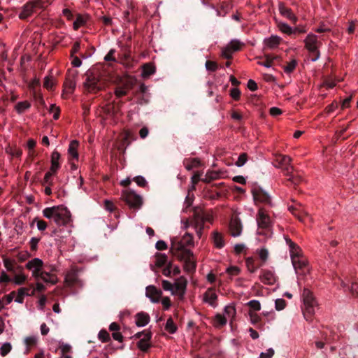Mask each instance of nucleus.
Here are the masks:
<instances>
[{"label": "nucleus", "instance_id": "nucleus-30", "mask_svg": "<svg viewBox=\"0 0 358 358\" xmlns=\"http://www.w3.org/2000/svg\"><path fill=\"white\" fill-rule=\"evenodd\" d=\"M245 264L249 272L255 273L257 271L259 266L255 264V259L252 257H248L245 259Z\"/></svg>", "mask_w": 358, "mask_h": 358}, {"label": "nucleus", "instance_id": "nucleus-40", "mask_svg": "<svg viewBox=\"0 0 358 358\" xmlns=\"http://www.w3.org/2000/svg\"><path fill=\"white\" fill-rule=\"evenodd\" d=\"M30 103L25 101H20V102H18L16 106H15V110H17V112L18 113H23L25 110L29 108L30 107Z\"/></svg>", "mask_w": 358, "mask_h": 358}, {"label": "nucleus", "instance_id": "nucleus-48", "mask_svg": "<svg viewBox=\"0 0 358 358\" xmlns=\"http://www.w3.org/2000/svg\"><path fill=\"white\" fill-rule=\"evenodd\" d=\"M248 157L246 153H242L239 155L237 161L236 162L235 164L238 167H241L247 162Z\"/></svg>", "mask_w": 358, "mask_h": 358}, {"label": "nucleus", "instance_id": "nucleus-58", "mask_svg": "<svg viewBox=\"0 0 358 358\" xmlns=\"http://www.w3.org/2000/svg\"><path fill=\"white\" fill-rule=\"evenodd\" d=\"M85 22V20L84 17L79 15V16H78V17L73 22V28L75 29H78L80 27H81L83 24H84Z\"/></svg>", "mask_w": 358, "mask_h": 358}, {"label": "nucleus", "instance_id": "nucleus-44", "mask_svg": "<svg viewBox=\"0 0 358 358\" xmlns=\"http://www.w3.org/2000/svg\"><path fill=\"white\" fill-rule=\"evenodd\" d=\"M219 177V174L215 171H208L205 177L201 179L205 182H209L211 180H215Z\"/></svg>", "mask_w": 358, "mask_h": 358}, {"label": "nucleus", "instance_id": "nucleus-63", "mask_svg": "<svg viewBox=\"0 0 358 358\" xmlns=\"http://www.w3.org/2000/svg\"><path fill=\"white\" fill-rule=\"evenodd\" d=\"M216 15L218 17H224L227 13V6L224 5H222L219 9H217L216 10Z\"/></svg>", "mask_w": 358, "mask_h": 358}, {"label": "nucleus", "instance_id": "nucleus-18", "mask_svg": "<svg viewBox=\"0 0 358 358\" xmlns=\"http://www.w3.org/2000/svg\"><path fill=\"white\" fill-rule=\"evenodd\" d=\"M217 296L214 288H208L203 295V301L209 304L210 306L215 307L217 306Z\"/></svg>", "mask_w": 358, "mask_h": 358}, {"label": "nucleus", "instance_id": "nucleus-31", "mask_svg": "<svg viewBox=\"0 0 358 358\" xmlns=\"http://www.w3.org/2000/svg\"><path fill=\"white\" fill-rule=\"evenodd\" d=\"M38 338L36 336H31L26 337L24 340V343L26 346L25 352H28L30 348L36 345Z\"/></svg>", "mask_w": 358, "mask_h": 358}, {"label": "nucleus", "instance_id": "nucleus-4", "mask_svg": "<svg viewBox=\"0 0 358 358\" xmlns=\"http://www.w3.org/2000/svg\"><path fill=\"white\" fill-rule=\"evenodd\" d=\"M85 77L84 87L89 92H96L103 87V83L98 71L88 70L85 73Z\"/></svg>", "mask_w": 358, "mask_h": 358}, {"label": "nucleus", "instance_id": "nucleus-15", "mask_svg": "<svg viewBox=\"0 0 358 358\" xmlns=\"http://www.w3.org/2000/svg\"><path fill=\"white\" fill-rule=\"evenodd\" d=\"M305 45L310 52H317L318 49L317 36L312 33L308 34L304 40Z\"/></svg>", "mask_w": 358, "mask_h": 358}, {"label": "nucleus", "instance_id": "nucleus-47", "mask_svg": "<svg viewBox=\"0 0 358 358\" xmlns=\"http://www.w3.org/2000/svg\"><path fill=\"white\" fill-rule=\"evenodd\" d=\"M56 173V172H52V171L50 169L49 171H48L45 174V176H44V179H43V185H52V176L53 175H55Z\"/></svg>", "mask_w": 358, "mask_h": 358}, {"label": "nucleus", "instance_id": "nucleus-62", "mask_svg": "<svg viewBox=\"0 0 358 358\" xmlns=\"http://www.w3.org/2000/svg\"><path fill=\"white\" fill-rule=\"evenodd\" d=\"M54 85V80L52 78L45 77L43 83V86L48 90L52 88Z\"/></svg>", "mask_w": 358, "mask_h": 358}, {"label": "nucleus", "instance_id": "nucleus-57", "mask_svg": "<svg viewBox=\"0 0 358 358\" xmlns=\"http://www.w3.org/2000/svg\"><path fill=\"white\" fill-rule=\"evenodd\" d=\"M274 355V350L273 348H268L265 352H262L259 358H271Z\"/></svg>", "mask_w": 358, "mask_h": 358}, {"label": "nucleus", "instance_id": "nucleus-14", "mask_svg": "<svg viewBox=\"0 0 358 358\" xmlns=\"http://www.w3.org/2000/svg\"><path fill=\"white\" fill-rule=\"evenodd\" d=\"M242 224L237 215H233L229 223V229L231 235L234 237H238L242 232Z\"/></svg>", "mask_w": 358, "mask_h": 358}, {"label": "nucleus", "instance_id": "nucleus-22", "mask_svg": "<svg viewBox=\"0 0 358 358\" xmlns=\"http://www.w3.org/2000/svg\"><path fill=\"white\" fill-rule=\"evenodd\" d=\"M39 278L42 280L43 282L46 283H50L51 285L57 283L58 280L57 275L47 271H42L41 273L39 275L38 279Z\"/></svg>", "mask_w": 358, "mask_h": 358}, {"label": "nucleus", "instance_id": "nucleus-19", "mask_svg": "<svg viewBox=\"0 0 358 358\" xmlns=\"http://www.w3.org/2000/svg\"><path fill=\"white\" fill-rule=\"evenodd\" d=\"M35 290L34 289L28 287H20L18 289L17 293H15L16 297L15 301L18 303H22L24 302V298L26 296H31L34 294Z\"/></svg>", "mask_w": 358, "mask_h": 358}, {"label": "nucleus", "instance_id": "nucleus-12", "mask_svg": "<svg viewBox=\"0 0 358 358\" xmlns=\"http://www.w3.org/2000/svg\"><path fill=\"white\" fill-rule=\"evenodd\" d=\"M43 261L41 259L36 257L29 261L26 264V267L31 271L32 275L36 279H38L39 275L43 271Z\"/></svg>", "mask_w": 358, "mask_h": 358}, {"label": "nucleus", "instance_id": "nucleus-27", "mask_svg": "<svg viewBox=\"0 0 358 358\" xmlns=\"http://www.w3.org/2000/svg\"><path fill=\"white\" fill-rule=\"evenodd\" d=\"M155 66L151 63L145 64L142 67L141 76L143 78H148L155 73Z\"/></svg>", "mask_w": 358, "mask_h": 358}, {"label": "nucleus", "instance_id": "nucleus-33", "mask_svg": "<svg viewBox=\"0 0 358 358\" xmlns=\"http://www.w3.org/2000/svg\"><path fill=\"white\" fill-rule=\"evenodd\" d=\"M181 259H183L185 262V267L188 272L194 271L196 268V263L194 260L193 255L189 257V258H182Z\"/></svg>", "mask_w": 358, "mask_h": 358}, {"label": "nucleus", "instance_id": "nucleus-3", "mask_svg": "<svg viewBox=\"0 0 358 358\" xmlns=\"http://www.w3.org/2000/svg\"><path fill=\"white\" fill-rule=\"evenodd\" d=\"M290 257L295 272L298 275H306L309 272L308 261L301 254V250L295 243L290 242Z\"/></svg>", "mask_w": 358, "mask_h": 358}, {"label": "nucleus", "instance_id": "nucleus-53", "mask_svg": "<svg viewBox=\"0 0 358 358\" xmlns=\"http://www.w3.org/2000/svg\"><path fill=\"white\" fill-rule=\"evenodd\" d=\"M286 306V301L283 299H277L275 301V307L277 310H282Z\"/></svg>", "mask_w": 358, "mask_h": 358}, {"label": "nucleus", "instance_id": "nucleus-1", "mask_svg": "<svg viewBox=\"0 0 358 358\" xmlns=\"http://www.w3.org/2000/svg\"><path fill=\"white\" fill-rule=\"evenodd\" d=\"M42 213L45 218L53 220L58 226L68 225L71 222L70 211L63 205L45 208Z\"/></svg>", "mask_w": 358, "mask_h": 358}, {"label": "nucleus", "instance_id": "nucleus-42", "mask_svg": "<svg viewBox=\"0 0 358 358\" xmlns=\"http://www.w3.org/2000/svg\"><path fill=\"white\" fill-rule=\"evenodd\" d=\"M165 329L170 334H174L176 331L177 327L172 318L170 317L167 320L165 325Z\"/></svg>", "mask_w": 358, "mask_h": 358}, {"label": "nucleus", "instance_id": "nucleus-55", "mask_svg": "<svg viewBox=\"0 0 358 358\" xmlns=\"http://www.w3.org/2000/svg\"><path fill=\"white\" fill-rule=\"evenodd\" d=\"M233 54H234V52L231 51V48L228 45L223 48V49L222 50V55L226 59H230L232 57Z\"/></svg>", "mask_w": 358, "mask_h": 358}, {"label": "nucleus", "instance_id": "nucleus-21", "mask_svg": "<svg viewBox=\"0 0 358 358\" xmlns=\"http://www.w3.org/2000/svg\"><path fill=\"white\" fill-rule=\"evenodd\" d=\"M280 41H281L280 37H279L278 36L273 35L267 38H265L264 41V45L266 48H270V49H273L278 46Z\"/></svg>", "mask_w": 358, "mask_h": 358}, {"label": "nucleus", "instance_id": "nucleus-16", "mask_svg": "<svg viewBox=\"0 0 358 358\" xmlns=\"http://www.w3.org/2000/svg\"><path fill=\"white\" fill-rule=\"evenodd\" d=\"M259 279L264 284L273 285L276 281V276L273 270L265 269L262 271Z\"/></svg>", "mask_w": 358, "mask_h": 358}, {"label": "nucleus", "instance_id": "nucleus-24", "mask_svg": "<svg viewBox=\"0 0 358 358\" xmlns=\"http://www.w3.org/2000/svg\"><path fill=\"white\" fill-rule=\"evenodd\" d=\"M150 321V316L145 313H139L136 315V324L138 327H143L146 326Z\"/></svg>", "mask_w": 358, "mask_h": 358}, {"label": "nucleus", "instance_id": "nucleus-32", "mask_svg": "<svg viewBox=\"0 0 358 358\" xmlns=\"http://www.w3.org/2000/svg\"><path fill=\"white\" fill-rule=\"evenodd\" d=\"M78 146V142L76 140H73L70 143L68 149L69 154L75 159H78V153L77 152Z\"/></svg>", "mask_w": 358, "mask_h": 358}, {"label": "nucleus", "instance_id": "nucleus-26", "mask_svg": "<svg viewBox=\"0 0 358 358\" xmlns=\"http://www.w3.org/2000/svg\"><path fill=\"white\" fill-rule=\"evenodd\" d=\"M151 338V334L150 333H146L143 335V338H141L140 341L138 342V348L143 350L146 351L150 348V340Z\"/></svg>", "mask_w": 358, "mask_h": 358}, {"label": "nucleus", "instance_id": "nucleus-60", "mask_svg": "<svg viewBox=\"0 0 358 358\" xmlns=\"http://www.w3.org/2000/svg\"><path fill=\"white\" fill-rule=\"evenodd\" d=\"M39 241H40L39 238L32 237L31 238V240L29 241V245H30V249L32 251H34L37 249L38 243H39Z\"/></svg>", "mask_w": 358, "mask_h": 358}, {"label": "nucleus", "instance_id": "nucleus-41", "mask_svg": "<svg viewBox=\"0 0 358 358\" xmlns=\"http://www.w3.org/2000/svg\"><path fill=\"white\" fill-rule=\"evenodd\" d=\"M227 318L220 314H217L214 318V324L215 326L222 327L226 324L227 322Z\"/></svg>", "mask_w": 358, "mask_h": 358}, {"label": "nucleus", "instance_id": "nucleus-25", "mask_svg": "<svg viewBox=\"0 0 358 358\" xmlns=\"http://www.w3.org/2000/svg\"><path fill=\"white\" fill-rule=\"evenodd\" d=\"M224 316L228 321L232 322L236 315L235 306L232 304H229L225 306L224 309Z\"/></svg>", "mask_w": 358, "mask_h": 358}, {"label": "nucleus", "instance_id": "nucleus-43", "mask_svg": "<svg viewBox=\"0 0 358 358\" xmlns=\"http://www.w3.org/2000/svg\"><path fill=\"white\" fill-rule=\"evenodd\" d=\"M240 268L236 266H229L226 269V273L229 275V278L232 279L234 276H236L240 273Z\"/></svg>", "mask_w": 358, "mask_h": 358}, {"label": "nucleus", "instance_id": "nucleus-36", "mask_svg": "<svg viewBox=\"0 0 358 358\" xmlns=\"http://www.w3.org/2000/svg\"><path fill=\"white\" fill-rule=\"evenodd\" d=\"M12 350V345L9 342L3 343L0 346V355L2 357L6 356Z\"/></svg>", "mask_w": 358, "mask_h": 358}, {"label": "nucleus", "instance_id": "nucleus-56", "mask_svg": "<svg viewBox=\"0 0 358 358\" xmlns=\"http://www.w3.org/2000/svg\"><path fill=\"white\" fill-rule=\"evenodd\" d=\"M139 187H145L147 185V181L144 177L138 176L133 179Z\"/></svg>", "mask_w": 358, "mask_h": 358}, {"label": "nucleus", "instance_id": "nucleus-46", "mask_svg": "<svg viewBox=\"0 0 358 358\" xmlns=\"http://www.w3.org/2000/svg\"><path fill=\"white\" fill-rule=\"evenodd\" d=\"M248 315H249V317H250V322L252 324H257L260 320H261V317L259 315H258L254 311H252V310H250L249 313H248Z\"/></svg>", "mask_w": 358, "mask_h": 358}, {"label": "nucleus", "instance_id": "nucleus-50", "mask_svg": "<svg viewBox=\"0 0 358 358\" xmlns=\"http://www.w3.org/2000/svg\"><path fill=\"white\" fill-rule=\"evenodd\" d=\"M252 311H258L261 309L260 302L257 300H251L248 303Z\"/></svg>", "mask_w": 358, "mask_h": 358}, {"label": "nucleus", "instance_id": "nucleus-39", "mask_svg": "<svg viewBox=\"0 0 358 358\" xmlns=\"http://www.w3.org/2000/svg\"><path fill=\"white\" fill-rule=\"evenodd\" d=\"M180 240L187 248L194 245L193 236L190 233H185Z\"/></svg>", "mask_w": 358, "mask_h": 358}, {"label": "nucleus", "instance_id": "nucleus-51", "mask_svg": "<svg viewBox=\"0 0 358 358\" xmlns=\"http://www.w3.org/2000/svg\"><path fill=\"white\" fill-rule=\"evenodd\" d=\"M162 285L163 289L165 291H170L172 294H174L173 284H172L171 282H170L168 280H163L162 282Z\"/></svg>", "mask_w": 358, "mask_h": 358}, {"label": "nucleus", "instance_id": "nucleus-7", "mask_svg": "<svg viewBox=\"0 0 358 358\" xmlns=\"http://www.w3.org/2000/svg\"><path fill=\"white\" fill-rule=\"evenodd\" d=\"M171 252L178 258H189L192 256V252L178 238L171 240Z\"/></svg>", "mask_w": 358, "mask_h": 358}, {"label": "nucleus", "instance_id": "nucleus-11", "mask_svg": "<svg viewBox=\"0 0 358 358\" xmlns=\"http://www.w3.org/2000/svg\"><path fill=\"white\" fill-rule=\"evenodd\" d=\"M257 223L260 228L269 229L272 225V220L265 209L260 208L257 215Z\"/></svg>", "mask_w": 358, "mask_h": 358}, {"label": "nucleus", "instance_id": "nucleus-49", "mask_svg": "<svg viewBox=\"0 0 358 358\" xmlns=\"http://www.w3.org/2000/svg\"><path fill=\"white\" fill-rule=\"evenodd\" d=\"M227 45L235 52L240 50L241 43L238 40H232Z\"/></svg>", "mask_w": 358, "mask_h": 358}, {"label": "nucleus", "instance_id": "nucleus-2", "mask_svg": "<svg viewBox=\"0 0 358 358\" xmlns=\"http://www.w3.org/2000/svg\"><path fill=\"white\" fill-rule=\"evenodd\" d=\"M302 301L301 310L306 320L308 321L319 309L318 302L313 293L308 288H304L301 295Z\"/></svg>", "mask_w": 358, "mask_h": 358}, {"label": "nucleus", "instance_id": "nucleus-28", "mask_svg": "<svg viewBox=\"0 0 358 358\" xmlns=\"http://www.w3.org/2000/svg\"><path fill=\"white\" fill-rule=\"evenodd\" d=\"M280 13L285 16V17L288 18L289 20H291L293 23H296L298 18L297 17L292 13V10L288 8L282 7L280 8Z\"/></svg>", "mask_w": 358, "mask_h": 358}, {"label": "nucleus", "instance_id": "nucleus-17", "mask_svg": "<svg viewBox=\"0 0 358 358\" xmlns=\"http://www.w3.org/2000/svg\"><path fill=\"white\" fill-rule=\"evenodd\" d=\"M187 287V280L185 278H180L177 279L173 283L174 294H178L182 297L185 293Z\"/></svg>", "mask_w": 358, "mask_h": 358}, {"label": "nucleus", "instance_id": "nucleus-37", "mask_svg": "<svg viewBox=\"0 0 358 358\" xmlns=\"http://www.w3.org/2000/svg\"><path fill=\"white\" fill-rule=\"evenodd\" d=\"M161 292L159 291L155 286L153 285H149L146 287V295L147 296L151 298L150 295H152L153 296H155L156 298H159Z\"/></svg>", "mask_w": 358, "mask_h": 358}, {"label": "nucleus", "instance_id": "nucleus-20", "mask_svg": "<svg viewBox=\"0 0 358 358\" xmlns=\"http://www.w3.org/2000/svg\"><path fill=\"white\" fill-rule=\"evenodd\" d=\"M212 239L214 246L216 248L221 249L224 247L225 241L222 234L220 232L217 231H213L212 234Z\"/></svg>", "mask_w": 358, "mask_h": 358}, {"label": "nucleus", "instance_id": "nucleus-59", "mask_svg": "<svg viewBox=\"0 0 358 358\" xmlns=\"http://www.w3.org/2000/svg\"><path fill=\"white\" fill-rule=\"evenodd\" d=\"M34 222H36L37 229L41 231L45 230L47 228V223L43 220L35 219Z\"/></svg>", "mask_w": 358, "mask_h": 358}, {"label": "nucleus", "instance_id": "nucleus-5", "mask_svg": "<svg viewBox=\"0 0 358 358\" xmlns=\"http://www.w3.org/2000/svg\"><path fill=\"white\" fill-rule=\"evenodd\" d=\"M209 220L208 216H206L203 214L197 213L196 214L193 219L190 221L188 220H182V228L183 229H187L189 227L193 229L195 231V233L199 238H201L202 236L203 229L204 223Z\"/></svg>", "mask_w": 358, "mask_h": 358}, {"label": "nucleus", "instance_id": "nucleus-45", "mask_svg": "<svg viewBox=\"0 0 358 358\" xmlns=\"http://www.w3.org/2000/svg\"><path fill=\"white\" fill-rule=\"evenodd\" d=\"M27 279V277L23 273L16 274L14 278L12 279V282H13L16 285H22Z\"/></svg>", "mask_w": 358, "mask_h": 358}, {"label": "nucleus", "instance_id": "nucleus-9", "mask_svg": "<svg viewBox=\"0 0 358 358\" xmlns=\"http://www.w3.org/2000/svg\"><path fill=\"white\" fill-rule=\"evenodd\" d=\"M122 199L131 208L138 209L142 206V197L134 191L124 189L122 192Z\"/></svg>", "mask_w": 358, "mask_h": 358}, {"label": "nucleus", "instance_id": "nucleus-23", "mask_svg": "<svg viewBox=\"0 0 358 358\" xmlns=\"http://www.w3.org/2000/svg\"><path fill=\"white\" fill-rule=\"evenodd\" d=\"M60 159V154L55 150L51 154V166H50V170L52 172H56L59 170L60 168V164L59 162V160Z\"/></svg>", "mask_w": 358, "mask_h": 358}, {"label": "nucleus", "instance_id": "nucleus-34", "mask_svg": "<svg viewBox=\"0 0 358 358\" xmlns=\"http://www.w3.org/2000/svg\"><path fill=\"white\" fill-rule=\"evenodd\" d=\"M168 257L165 254L158 253L155 256V265L161 267L166 264Z\"/></svg>", "mask_w": 358, "mask_h": 358}, {"label": "nucleus", "instance_id": "nucleus-8", "mask_svg": "<svg viewBox=\"0 0 358 358\" xmlns=\"http://www.w3.org/2000/svg\"><path fill=\"white\" fill-rule=\"evenodd\" d=\"M43 2L41 0H30L21 8L18 17L21 20H26L34 13L36 8H43Z\"/></svg>", "mask_w": 358, "mask_h": 358}, {"label": "nucleus", "instance_id": "nucleus-64", "mask_svg": "<svg viewBox=\"0 0 358 358\" xmlns=\"http://www.w3.org/2000/svg\"><path fill=\"white\" fill-rule=\"evenodd\" d=\"M230 95L234 99L238 100L240 98L241 92L238 88H232L230 92Z\"/></svg>", "mask_w": 358, "mask_h": 358}, {"label": "nucleus", "instance_id": "nucleus-6", "mask_svg": "<svg viewBox=\"0 0 358 358\" xmlns=\"http://www.w3.org/2000/svg\"><path fill=\"white\" fill-rule=\"evenodd\" d=\"M291 160L289 156L281 155L276 159V163L278 164L276 166L283 169L285 174L288 176V180L291 182L292 184L296 185L301 181V178L292 173L293 167L290 164Z\"/></svg>", "mask_w": 358, "mask_h": 358}, {"label": "nucleus", "instance_id": "nucleus-13", "mask_svg": "<svg viewBox=\"0 0 358 358\" xmlns=\"http://www.w3.org/2000/svg\"><path fill=\"white\" fill-rule=\"evenodd\" d=\"M65 282L70 287L76 285L83 287V283L78 278V272L74 268H71L65 274Z\"/></svg>", "mask_w": 358, "mask_h": 358}, {"label": "nucleus", "instance_id": "nucleus-38", "mask_svg": "<svg viewBox=\"0 0 358 358\" xmlns=\"http://www.w3.org/2000/svg\"><path fill=\"white\" fill-rule=\"evenodd\" d=\"M255 252L263 262H266L267 261L268 258V251L266 248H262L257 249Z\"/></svg>", "mask_w": 358, "mask_h": 358}, {"label": "nucleus", "instance_id": "nucleus-61", "mask_svg": "<svg viewBox=\"0 0 358 358\" xmlns=\"http://www.w3.org/2000/svg\"><path fill=\"white\" fill-rule=\"evenodd\" d=\"M289 210L295 216L298 217V218L299 219L300 221L301 222H304L305 221V218H308L309 216L308 215H306L305 217H302L299 214H297L296 213V210H298L297 208L296 207H294V206H289Z\"/></svg>", "mask_w": 358, "mask_h": 358}, {"label": "nucleus", "instance_id": "nucleus-35", "mask_svg": "<svg viewBox=\"0 0 358 358\" xmlns=\"http://www.w3.org/2000/svg\"><path fill=\"white\" fill-rule=\"evenodd\" d=\"M279 29L288 35L294 34V29L288 24L285 22H279L278 24Z\"/></svg>", "mask_w": 358, "mask_h": 358}, {"label": "nucleus", "instance_id": "nucleus-54", "mask_svg": "<svg viewBox=\"0 0 358 358\" xmlns=\"http://www.w3.org/2000/svg\"><path fill=\"white\" fill-rule=\"evenodd\" d=\"M296 62L295 60H292L289 62L285 67L284 71L287 73H289L296 68Z\"/></svg>", "mask_w": 358, "mask_h": 358}, {"label": "nucleus", "instance_id": "nucleus-29", "mask_svg": "<svg viewBox=\"0 0 358 358\" xmlns=\"http://www.w3.org/2000/svg\"><path fill=\"white\" fill-rule=\"evenodd\" d=\"M341 285L345 290L348 289L352 292V294H356L358 296V285L357 283L352 282L350 286L348 282H346L343 280H341Z\"/></svg>", "mask_w": 358, "mask_h": 358}, {"label": "nucleus", "instance_id": "nucleus-10", "mask_svg": "<svg viewBox=\"0 0 358 358\" xmlns=\"http://www.w3.org/2000/svg\"><path fill=\"white\" fill-rule=\"evenodd\" d=\"M253 200L256 205L259 203L272 206L271 196L261 187H255L252 189Z\"/></svg>", "mask_w": 358, "mask_h": 358}, {"label": "nucleus", "instance_id": "nucleus-52", "mask_svg": "<svg viewBox=\"0 0 358 358\" xmlns=\"http://www.w3.org/2000/svg\"><path fill=\"white\" fill-rule=\"evenodd\" d=\"M98 337L101 342L110 341V335L106 330H101L98 334Z\"/></svg>", "mask_w": 358, "mask_h": 358}]
</instances>
